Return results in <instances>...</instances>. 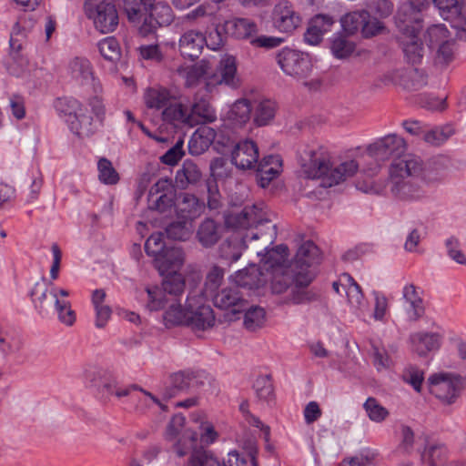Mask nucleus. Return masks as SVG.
<instances>
[{
  "label": "nucleus",
  "instance_id": "33",
  "mask_svg": "<svg viewBox=\"0 0 466 466\" xmlns=\"http://www.w3.org/2000/svg\"><path fill=\"white\" fill-rule=\"evenodd\" d=\"M215 138V129L208 126H201L192 134L188 141L189 154L192 156L203 154L209 148Z\"/></svg>",
  "mask_w": 466,
  "mask_h": 466
},
{
  "label": "nucleus",
  "instance_id": "8",
  "mask_svg": "<svg viewBox=\"0 0 466 466\" xmlns=\"http://www.w3.org/2000/svg\"><path fill=\"white\" fill-rule=\"evenodd\" d=\"M55 108L60 115L69 116L67 122L73 133L82 137L93 134L92 117L85 114L78 100L74 97L57 98Z\"/></svg>",
  "mask_w": 466,
  "mask_h": 466
},
{
  "label": "nucleus",
  "instance_id": "52",
  "mask_svg": "<svg viewBox=\"0 0 466 466\" xmlns=\"http://www.w3.org/2000/svg\"><path fill=\"white\" fill-rule=\"evenodd\" d=\"M454 134V128L451 125H446L439 127H434L430 130H425L423 139L425 142L440 146L447 141Z\"/></svg>",
  "mask_w": 466,
  "mask_h": 466
},
{
  "label": "nucleus",
  "instance_id": "30",
  "mask_svg": "<svg viewBox=\"0 0 466 466\" xmlns=\"http://www.w3.org/2000/svg\"><path fill=\"white\" fill-rule=\"evenodd\" d=\"M69 73L71 77L81 86L91 85L95 92L100 89L96 83L90 62L86 58L76 57L69 63Z\"/></svg>",
  "mask_w": 466,
  "mask_h": 466
},
{
  "label": "nucleus",
  "instance_id": "36",
  "mask_svg": "<svg viewBox=\"0 0 466 466\" xmlns=\"http://www.w3.org/2000/svg\"><path fill=\"white\" fill-rule=\"evenodd\" d=\"M164 309L167 310L164 313L163 319L167 327L186 325L189 327L187 299L186 300L185 307L183 308L179 299L170 300Z\"/></svg>",
  "mask_w": 466,
  "mask_h": 466
},
{
  "label": "nucleus",
  "instance_id": "62",
  "mask_svg": "<svg viewBox=\"0 0 466 466\" xmlns=\"http://www.w3.org/2000/svg\"><path fill=\"white\" fill-rule=\"evenodd\" d=\"M455 43L450 39L446 43L435 47L436 54L434 61L437 65L446 66L453 59Z\"/></svg>",
  "mask_w": 466,
  "mask_h": 466
},
{
  "label": "nucleus",
  "instance_id": "1",
  "mask_svg": "<svg viewBox=\"0 0 466 466\" xmlns=\"http://www.w3.org/2000/svg\"><path fill=\"white\" fill-rule=\"evenodd\" d=\"M228 227L235 229H245L252 227L267 226L265 232H252L251 239L261 238L264 244V253L257 251L258 256H262V261L274 272L285 269L283 264L289 255V248L285 245H279L275 248H268L277 237L276 225L267 218V212L264 210V204L252 205L245 207L241 212L230 214L226 219ZM288 267H286L287 268Z\"/></svg>",
  "mask_w": 466,
  "mask_h": 466
},
{
  "label": "nucleus",
  "instance_id": "64",
  "mask_svg": "<svg viewBox=\"0 0 466 466\" xmlns=\"http://www.w3.org/2000/svg\"><path fill=\"white\" fill-rule=\"evenodd\" d=\"M84 380L87 387L98 390L106 380V371L97 367H89L84 371Z\"/></svg>",
  "mask_w": 466,
  "mask_h": 466
},
{
  "label": "nucleus",
  "instance_id": "27",
  "mask_svg": "<svg viewBox=\"0 0 466 466\" xmlns=\"http://www.w3.org/2000/svg\"><path fill=\"white\" fill-rule=\"evenodd\" d=\"M443 335L439 332L418 331L410 335L412 350L420 356L440 349Z\"/></svg>",
  "mask_w": 466,
  "mask_h": 466
},
{
  "label": "nucleus",
  "instance_id": "42",
  "mask_svg": "<svg viewBox=\"0 0 466 466\" xmlns=\"http://www.w3.org/2000/svg\"><path fill=\"white\" fill-rule=\"evenodd\" d=\"M274 277L272 279V291L277 294L284 293L288 289H290L287 302L295 304L292 301V289L297 286L296 279L294 278V271L291 270L289 266L287 268L282 269L279 272L273 273Z\"/></svg>",
  "mask_w": 466,
  "mask_h": 466
},
{
  "label": "nucleus",
  "instance_id": "51",
  "mask_svg": "<svg viewBox=\"0 0 466 466\" xmlns=\"http://www.w3.org/2000/svg\"><path fill=\"white\" fill-rule=\"evenodd\" d=\"M192 229L191 222L186 219H179L170 223L166 228V233L169 238L186 240L190 237Z\"/></svg>",
  "mask_w": 466,
  "mask_h": 466
},
{
  "label": "nucleus",
  "instance_id": "37",
  "mask_svg": "<svg viewBox=\"0 0 466 466\" xmlns=\"http://www.w3.org/2000/svg\"><path fill=\"white\" fill-rule=\"evenodd\" d=\"M196 237L203 248H211L221 238V226L211 218H206L198 226Z\"/></svg>",
  "mask_w": 466,
  "mask_h": 466
},
{
  "label": "nucleus",
  "instance_id": "54",
  "mask_svg": "<svg viewBox=\"0 0 466 466\" xmlns=\"http://www.w3.org/2000/svg\"><path fill=\"white\" fill-rule=\"evenodd\" d=\"M445 457V448L441 444H430L421 453V460L429 466H440Z\"/></svg>",
  "mask_w": 466,
  "mask_h": 466
},
{
  "label": "nucleus",
  "instance_id": "55",
  "mask_svg": "<svg viewBox=\"0 0 466 466\" xmlns=\"http://www.w3.org/2000/svg\"><path fill=\"white\" fill-rule=\"evenodd\" d=\"M21 340L16 332L11 329H0V349L5 354L17 351Z\"/></svg>",
  "mask_w": 466,
  "mask_h": 466
},
{
  "label": "nucleus",
  "instance_id": "35",
  "mask_svg": "<svg viewBox=\"0 0 466 466\" xmlns=\"http://www.w3.org/2000/svg\"><path fill=\"white\" fill-rule=\"evenodd\" d=\"M252 106L248 99L236 100L227 113V120L233 127H243L251 118Z\"/></svg>",
  "mask_w": 466,
  "mask_h": 466
},
{
  "label": "nucleus",
  "instance_id": "53",
  "mask_svg": "<svg viewBox=\"0 0 466 466\" xmlns=\"http://www.w3.org/2000/svg\"><path fill=\"white\" fill-rule=\"evenodd\" d=\"M363 408L369 419L377 423L384 421L390 415L389 410L372 397L367 399L363 404Z\"/></svg>",
  "mask_w": 466,
  "mask_h": 466
},
{
  "label": "nucleus",
  "instance_id": "29",
  "mask_svg": "<svg viewBox=\"0 0 466 466\" xmlns=\"http://www.w3.org/2000/svg\"><path fill=\"white\" fill-rule=\"evenodd\" d=\"M187 126L195 127L212 123L217 119V114L210 103L203 98L196 96L188 111Z\"/></svg>",
  "mask_w": 466,
  "mask_h": 466
},
{
  "label": "nucleus",
  "instance_id": "5",
  "mask_svg": "<svg viewBox=\"0 0 466 466\" xmlns=\"http://www.w3.org/2000/svg\"><path fill=\"white\" fill-rule=\"evenodd\" d=\"M411 22L406 16L397 18V25L400 32V41L407 62L412 65H420L428 54L429 49L428 46H424L419 35L420 25L417 21L415 24H411Z\"/></svg>",
  "mask_w": 466,
  "mask_h": 466
},
{
  "label": "nucleus",
  "instance_id": "38",
  "mask_svg": "<svg viewBox=\"0 0 466 466\" xmlns=\"http://www.w3.org/2000/svg\"><path fill=\"white\" fill-rule=\"evenodd\" d=\"M258 177L262 187H267L280 172L281 159L279 156H268L256 165Z\"/></svg>",
  "mask_w": 466,
  "mask_h": 466
},
{
  "label": "nucleus",
  "instance_id": "63",
  "mask_svg": "<svg viewBox=\"0 0 466 466\" xmlns=\"http://www.w3.org/2000/svg\"><path fill=\"white\" fill-rule=\"evenodd\" d=\"M354 44L343 36H337L331 44L333 55L338 58H345L354 51Z\"/></svg>",
  "mask_w": 466,
  "mask_h": 466
},
{
  "label": "nucleus",
  "instance_id": "40",
  "mask_svg": "<svg viewBox=\"0 0 466 466\" xmlns=\"http://www.w3.org/2000/svg\"><path fill=\"white\" fill-rule=\"evenodd\" d=\"M201 177L202 173L197 164L187 159L183 162L181 168L177 171L175 181L178 187L186 189L190 185H196Z\"/></svg>",
  "mask_w": 466,
  "mask_h": 466
},
{
  "label": "nucleus",
  "instance_id": "7",
  "mask_svg": "<svg viewBox=\"0 0 466 466\" xmlns=\"http://www.w3.org/2000/svg\"><path fill=\"white\" fill-rule=\"evenodd\" d=\"M185 289V279L179 273L174 272L167 276L161 287L147 288V308L150 310L163 309L166 305L174 299H179Z\"/></svg>",
  "mask_w": 466,
  "mask_h": 466
},
{
  "label": "nucleus",
  "instance_id": "44",
  "mask_svg": "<svg viewBox=\"0 0 466 466\" xmlns=\"http://www.w3.org/2000/svg\"><path fill=\"white\" fill-rule=\"evenodd\" d=\"M343 279L347 281L346 294L349 303L356 309L363 312L367 309V304L359 284L348 273L342 275Z\"/></svg>",
  "mask_w": 466,
  "mask_h": 466
},
{
  "label": "nucleus",
  "instance_id": "2",
  "mask_svg": "<svg viewBox=\"0 0 466 466\" xmlns=\"http://www.w3.org/2000/svg\"><path fill=\"white\" fill-rule=\"evenodd\" d=\"M299 164L308 178H320L321 186L330 187L352 177L359 168L355 160H348L332 166L328 150L321 146H307L299 153Z\"/></svg>",
  "mask_w": 466,
  "mask_h": 466
},
{
  "label": "nucleus",
  "instance_id": "47",
  "mask_svg": "<svg viewBox=\"0 0 466 466\" xmlns=\"http://www.w3.org/2000/svg\"><path fill=\"white\" fill-rule=\"evenodd\" d=\"M144 98L147 107L159 110L170 103L171 96L166 88H149Z\"/></svg>",
  "mask_w": 466,
  "mask_h": 466
},
{
  "label": "nucleus",
  "instance_id": "28",
  "mask_svg": "<svg viewBox=\"0 0 466 466\" xmlns=\"http://www.w3.org/2000/svg\"><path fill=\"white\" fill-rule=\"evenodd\" d=\"M200 378V374L190 371L174 373L170 376V389L166 392V395L172 398L179 392L198 389L203 384Z\"/></svg>",
  "mask_w": 466,
  "mask_h": 466
},
{
  "label": "nucleus",
  "instance_id": "21",
  "mask_svg": "<svg viewBox=\"0 0 466 466\" xmlns=\"http://www.w3.org/2000/svg\"><path fill=\"white\" fill-rule=\"evenodd\" d=\"M210 299L213 300L215 307L221 309H230L234 314L245 310L248 305L238 287L223 288Z\"/></svg>",
  "mask_w": 466,
  "mask_h": 466
},
{
  "label": "nucleus",
  "instance_id": "48",
  "mask_svg": "<svg viewBox=\"0 0 466 466\" xmlns=\"http://www.w3.org/2000/svg\"><path fill=\"white\" fill-rule=\"evenodd\" d=\"M451 38L449 31L443 25H432L428 27L424 34V40L429 50L444 44V42L446 43Z\"/></svg>",
  "mask_w": 466,
  "mask_h": 466
},
{
  "label": "nucleus",
  "instance_id": "34",
  "mask_svg": "<svg viewBox=\"0 0 466 466\" xmlns=\"http://www.w3.org/2000/svg\"><path fill=\"white\" fill-rule=\"evenodd\" d=\"M153 0H123V9L127 20L139 29L148 15Z\"/></svg>",
  "mask_w": 466,
  "mask_h": 466
},
{
  "label": "nucleus",
  "instance_id": "6",
  "mask_svg": "<svg viewBox=\"0 0 466 466\" xmlns=\"http://www.w3.org/2000/svg\"><path fill=\"white\" fill-rule=\"evenodd\" d=\"M85 13L101 34L114 32L119 24L118 12L109 0H86Z\"/></svg>",
  "mask_w": 466,
  "mask_h": 466
},
{
  "label": "nucleus",
  "instance_id": "31",
  "mask_svg": "<svg viewBox=\"0 0 466 466\" xmlns=\"http://www.w3.org/2000/svg\"><path fill=\"white\" fill-rule=\"evenodd\" d=\"M210 64L208 60L202 59L193 65H181L176 69L177 74L185 81L188 87L198 84L202 78L208 76Z\"/></svg>",
  "mask_w": 466,
  "mask_h": 466
},
{
  "label": "nucleus",
  "instance_id": "24",
  "mask_svg": "<svg viewBox=\"0 0 466 466\" xmlns=\"http://www.w3.org/2000/svg\"><path fill=\"white\" fill-rule=\"evenodd\" d=\"M97 390L101 395V398L105 400H109L111 396H115L117 399H122L125 397H135L136 393L140 390L144 392L146 396H148L153 400L157 401V400L150 392L143 390L138 385L129 384L127 386H122L113 378H106Z\"/></svg>",
  "mask_w": 466,
  "mask_h": 466
},
{
  "label": "nucleus",
  "instance_id": "19",
  "mask_svg": "<svg viewBox=\"0 0 466 466\" xmlns=\"http://www.w3.org/2000/svg\"><path fill=\"white\" fill-rule=\"evenodd\" d=\"M430 392L441 401L451 404L459 393L460 380L447 374H433L429 378Z\"/></svg>",
  "mask_w": 466,
  "mask_h": 466
},
{
  "label": "nucleus",
  "instance_id": "20",
  "mask_svg": "<svg viewBox=\"0 0 466 466\" xmlns=\"http://www.w3.org/2000/svg\"><path fill=\"white\" fill-rule=\"evenodd\" d=\"M274 26L280 32L290 33L301 23L299 14L289 1L278 3L272 13Z\"/></svg>",
  "mask_w": 466,
  "mask_h": 466
},
{
  "label": "nucleus",
  "instance_id": "16",
  "mask_svg": "<svg viewBox=\"0 0 466 466\" xmlns=\"http://www.w3.org/2000/svg\"><path fill=\"white\" fill-rule=\"evenodd\" d=\"M152 4L148 15L139 26V34L143 36L154 33L158 26L170 25L174 19V13L167 3L153 0Z\"/></svg>",
  "mask_w": 466,
  "mask_h": 466
},
{
  "label": "nucleus",
  "instance_id": "61",
  "mask_svg": "<svg viewBox=\"0 0 466 466\" xmlns=\"http://www.w3.org/2000/svg\"><path fill=\"white\" fill-rule=\"evenodd\" d=\"M254 389L257 397L265 401H269L273 396V385L268 376L258 377L255 383Z\"/></svg>",
  "mask_w": 466,
  "mask_h": 466
},
{
  "label": "nucleus",
  "instance_id": "22",
  "mask_svg": "<svg viewBox=\"0 0 466 466\" xmlns=\"http://www.w3.org/2000/svg\"><path fill=\"white\" fill-rule=\"evenodd\" d=\"M391 81L408 91H415L428 84V76L422 69L401 68L390 74Z\"/></svg>",
  "mask_w": 466,
  "mask_h": 466
},
{
  "label": "nucleus",
  "instance_id": "17",
  "mask_svg": "<svg viewBox=\"0 0 466 466\" xmlns=\"http://www.w3.org/2000/svg\"><path fill=\"white\" fill-rule=\"evenodd\" d=\"M441 16L451 21V26L456 30V35L466 40V18L461 15L462 2L460 0H433Z\"/></svg>",
  "mask_w": 466,
  "mask_h": 466
},
{
  "label": "nucleus",
  "instance_id": "49",
  "mask_svg": "<svg viewBox=\"0 0 466 466\" xmlns=\"http://www.w3.org/2000/svg\"><path fill=\"white\" fill-rule=\"evenodd\" d=\"M162 118L165 122L174 126L187 125L188 110L182 104L171 105L169 103L162 111Z\"/></svg>",
  "mask_w": 466,
  "mask_h": 466
},
{
  "label": "nucleus",
  "instance_id": "59",
  "mask_svg": "<svg viewBox=\"0 0 466 466\" xmlns=\"http://www.w3.org/2000/svg\"><path fill=\"white\" fill-rule=\"evenodd\" d=\"M26 37L25 31L15 24L13 27L10 36V50L14 59L20 57V51L23 49L25 40Z\"/></svg>",
  "mask_w": 466,
  "mask_h": 466
},
{
  "label": "nucleus",
  "instance_id": "46",
  "mask_svg": "<svg viewBox=\"0 0 466 466\" xmlns=\"http://www.w3.org/2000/svg\"><path fill=\"white\" fill-rule=\"evenodd\" d=\"M370 17V14L365 11H354L346 14L340 18L342 29L348 35L355 34L360 28L362 29L363 24Z\"/></svg>",
  "mask_w": 466,
  "mask_h": 466
},
{
  "label": "nucleus",
  "instance_id": "25",
  "mask_svg": "<svg viewBox=\"0 0 466 466\" xmlns=\"http://www.w3.org/2000/svg\"><path fill=\"white\" fill-rule=\"evenodd\" d=\"M205 204L195 195L181 193L176 198V212L178 219L192 221L204 212Z\"/></svg>",
  "mask_w": 466,
  "mask_h": 466
},
{
  "label": "nucleus",
  "instance_id": "39",
  "mask_svg": "<svg viewBox=\"0 0 466 466\" xmlns=\"http://www.w3.org/2000/svg\"><path fill=\"white\" fill-rule=\"evenodd\" d=\"M233 279L238 287L248 288L249 289H258L265 283L262 272L259 268L255 265L238 270L236 272Z\"/></svg>",
  "mask_w": 466,
  "mask_h": 466
},
{
  "label": "nucleus",
  "instance_id": "45",
  "mask_svg": "<svg viewBox=\"0 0 466 466\" xmlns=\"http://www.w3.org/2000/svg\"><path fill=\"white\" fill-rule=\"evenodd\" d=\"M224 274L222 268L217 265L212 266L206 276L204 289L198 296L206 299L213 297L224 280Z\"/></svg>",
  "mask_w": 466,
  "mask_h": 466
},
{
  "label": "nucleus",
  "instance_id": "11",
  "mask_svg": "<svg viewBox=\"0 0 466 466\" xmlns=\"http://www.w3.org/2000/svg\"><path fill=\"white\" fill-rule=\"evenodd\" d=\"M198 441V434L196 432L187 431H185L182 439H180L175 445L174 449L177 456H185L189 450H193L188 466H220L219 461L209 455L202 449H195Z\"/></svg>",
  "mask_w": 466,
  "mask_h": 466
},
{
  "label": "nucleus",
  "instance_id": "26",
  "mask_svg": "<svg viewBox=\"0 0 466 466\" xmlns=\"http://www.w3.org/2000/svg\"><path fill=\"white\" fill-rule=\"evenodd\" d=\"M49 295L54 301L58 319L66 326L74 325L76 317L75 311L71 309L70 301L66 299L69 296V291L65 289L53 287L50 289Z\"/></svg>",
  "mask_w": 466,
  "mask_h": 466
},
{
  "label": "nucleus",
  "instance_id": "32",
  "mask_svg": "<svg viewBox=\"0 0 466 466\" xmlns=\"http://www.w3.org/2000/svg\"><path fill=\"white\" fill-rule=\"evenodd\" d=\"M251 240V234H246L242 237H231L220 244L218 255L222 259L229 263L235 262L241 257L243 249L248 248V242Z\"/></svg>",
  "mask_w": 466,
  "mask_h": 466
},
{
  "label": "nucleus",
  "instance_id": "12",
  "mask_svg": "<svg viewBox=\"0 0 466 466\" xmlns=\"http://www.w3.org/2000/svg\"><path fill=\"white\" fill-rule=\"evenodd\" d=\"M204 299L193 293L187 296L189 327L193 329L205 330L215 324L214 311L205 304Z\"/></svg>",
  "mask_w": 466,
  "mask_h": 466
},
{
  "label": "nucleus",
  "instance_id": "13",
  "mask_svg": "<svg viewBox=\"0 0 466 466\" xmlns=\"http://www.w3.org/2000/svg\"><path fill=\"white\" fill-rule=\"evenodd\" d=\"M277 62L285 74L297 78L306 77L311 71L308 56L293 49H282L277 56Z\"/></svg>",
  "mask_w": 466,
  "mask_h": 466
},
{
  "label": "nucleus",
  "instance_id": "4",
  "mask_svg": "<svg viewBox=\"0 0 466 466\" xmlns=\"http://www.w3.org/2000/svg\"><path fill=\"white\" fill-rule=\"evenodd\" d=\"M321 255L319 248L311 240L303 242L295 256L294 260L289 265L294 271V278L297 286L292 289V301L296 304H303L312 301L316 299L314 293L307 290L306 288L313 279V274L309 268L318 265L320 262Z\"/></svg>",
  "mask_w": 466,
  "mask_h": 466
},
{
  "label": "nucleus",
  "instance_id": "14",
  "mask_svg": "<svg viewBox=\"0 0 466 466\" xmlns=\"http://www.w3.org/2000/svg\"><path fill=\"white\" fill-rule=\"evenodd\" d=\"M225 85L232 89H237L241 85L238 74L237 61L233 56L225 55L219 60L216 71L207 77V87L210 86Z\"/></svg>",
  "mask_w": 466,
  "mask_h": 466
},
{
  "label": "nucleus",
  "instance_id": "23",
  "mask_svg": "<svg viewBox=\"0 0 466 466\" xmlns=\"http://www.w3.org/2000/svg\"><path fill=\"white\" fill-rule=\"evenodd\" d=\"M258 159V149L252 140L238 143L231 154L232 163L239 169H251L256 167Z\"/></svg>",
  "mask_w": 466,
  "mask_h": 466
},
{
  "label": "nucleus",
  "instance_id": "15",
  "mask_svg": "<svg viewBox=\"0 0 466 466\" xmlns=\"http://www.w3.org/2000/svg\"><path fill=\"white\" fill-rule=\"evenodd\" d=\"M176 198L171 180L160 178L149 190L148 205L150 208L164 213L176 208Z\"/></svg>",
  "mask_w": 466,
  "mask_h": 466
},
{
  "label": "nucleus",
  "instance_id": "18",
  "mask_svg": "<svg viewBox=\"0 0 466 466\" xmlns=\"http://www.w3.org/2000/svg\"><path fill=\"white\" fill-rule=\"evenodd\" d=\"M216 41L215 31L209 33L208 37L206 38L202 33L189 30L184 33L179 39V51L183 56L194 60L200 56L205 45L212 49L211 44Z\"/></svg>",
  "mask_w": 466,
  "mask_h": 466
},
{
  "label": "nucleus",
  "instance_id": "9",
  "mask_svg": "<svg viewBox=\"0 0 466 466\" xmlns=\"http://www.w3.org/2000/svg\"><path fill=\"white\" fill-rule=\"evenodd\" d=\"M406 149L404 139L395 134L387 135L367 147L368 155L376 161L392 159V163L402 159Z\"/></svg>",
  "mask_w": 466,
  "mask_h": 466
},
{
  "label": "nucleus",
  "instance_id": "41",
  "mask_svg": "<svg viewBox=\"0 0 466 466\" xmlns=\"http://www.w3.org/2000/svg\"><path fill=\"white\" fill-rule=\"evenodd\" d=\"M184 262V253L179 248H166L155 261L156 267L163 274L178 268Z\"/></svg>",
  "mask_w": 466,
  "mask_h": 466
},
{
  "label": "nucleus",
  "instance_id": "10",
  "mask_svg": "<svg viewBox=\"0 0 466 466\" xmlns=\"http://www.w3.org/2000/svg\"><path fill=\"white\" fill-rule=\"evenodd\" d=\"M258 33V25L248 18H233L225 21L222 25H218L215 28L217 41L212 45V49L219 48L224 42L222 35H230L237 39L254 38Z\"/></svg>",
  "mask_w": 466,
  "mask_h": 466
},
{
  "label": "nucleus",
  "instance_id": "56",
  "mask_svg": "<svg viewBox=\"0 0 466 466\" xmlns=\"http://www.w3.org/2000/svg\"><path fill=\"white\" fill-rule=\"evenodd\" d=\"M266 319V312L260 307H252L245 313L244 325L247 329L254 331L261 328Z\"/></svg>",
  "mask_w": 466,
  "mask_h": 466
},
{
  "label": "nucleus",
  "instance_id": "60",
  "mask_svg": "<svg viewBox=\"0 0 466 466\" xmlns=\"http://www.w3.org/2000/svg\"><path fill=\"white\" fill-rule=\"evenodd\" d=\"M165 249L164 236L162 233L152 234L145 243V250L147 254L154 257L155 260Z\"/></svg>",
  "mask_w": 466,
  "mask_h": 466
},
{
  "label": "nucleus",
  "instance_id": "57",
  "mask_svg": "<svg viewBox=\"0 0 466 466\" xmlns=\"http://www.w3.org/2000/svg\"><path fill=\"white\" fill-rule=\"evenodd\" d=\"M99 180L106 185H115L119 180L118 173L106 158H100L97 163Z\"/></svg>",
  "mask_w": 466,
  "mask_h": 466
},
{
  "label": "nucleus",
  "instance_id": "3",
  "mask_svg": "<svg viewBox=\"0 0 466 466\" xmlns=\"http://www.w3.org/2000/svg\"><path fill=\"white\" fill-rule=\"evenodd\" d=\"M423 171L422 179L427 183L439 181L441 175L432 174L431 169H422V162L419 157L407 155L402 159L395 161L390 167V184L392 195L403 201H414L422 198L425 192L411 180L405 177H415Z\"/></svg>",
  "mask_w": 466,
  "mask_h": 466
},
{
  "label": "nucleus",
  "instance_id": "50",
  "mask_svg": "<svg viewBox=\"0 0 466 466\" xmlns=\"http://www.w3.org/2000/svg\"><path fill=\"white\" fill-rule=\"evenodd\" d=\"M100 55L112 64H116L121 57V48L114 36H107L97 44Z\"/></svg>",
  "mask_w": 466,
  "mask_h": 466
},
{
  "label": "nucleus",
  "instance_id": "43",
  "mask_svg": "<svg viewBox=\"0 0 466 466\" xmlns=\"http://www.w3.org/2000/svg\"><path fill=\"white\" fill-rule=\"evenodd\" d=\"M277 104L270 99L257 102L254 107L253 121L258 127L268 125L275 117Z\"/></svg>",
  "mask_w": 466,
  "mask_h": 466
},
{
  "label": "nucleus",
  "instance_id": "58",
  "mask_svg": "<svg viewBox=\"0 0 466 466\" xmlns=\"http://www.w3.org/2000/svg\"><path fill=\"white\" fill-rule=\"evenodd\" d=\"M50 292L44 282H36L30 291V296L39 312L46 310L51 304L46 301L47 293Z\"/></svg>",
  "mask_w": 466,
  "mask_h": 466
}]
</instances>
